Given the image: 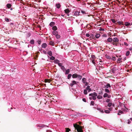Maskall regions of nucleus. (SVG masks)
Returning a JSON list of instances; mask_svg holds the SVG:
<instances>
[{"label": "nucleus", "instance_id": "obj_20", "mask_svg": "<svg viewBox=\"0 0 132 132\" xmlns=\"http://www.w3.org/2000/svg\"><path fill=\"white\" fill-rule=\"evenodd\" d=\"M52 27V30H54V31H55V30H56L57 29V28L56 26H54Z\"/></svg>", "mask_w": 132, "mask_h": 132}, {"label": "nucleus", "instance_id": "obj_2", "mask_svg": "<svg viewBox=\"0 0 132 132\" xmlns=\"http://www.w3.org/2000/svg\"><path fill=\"white\" fill-rule=\"evenodd\" d=\"M89 96L92 97L93 100H95L96 99V97L97 96V94L96 93L94 92L89 94Z\"/></svg>", "mask_w": 132, "mask_h": 132}, {"label": "nucleus", "instance_id": "obj_32", "mask_svg": "<svg viewBox=\"0 0 132 132\" xmlns=\"http://www.w3.org/2000/svg\"><path fill=\"white\" fill-rule=\"evenodd\" d=\"M72 76V75L71 74H68L67 76V78L68 79H70Z\"/></svg>", "mask_w": 132, "mask_h": 132}, {"label": "nucleus", "instance_id": "obj_48", "mask_svg": "<svg viewBox=\"0 0 132 132\" xmlns=\"http://www.w3.org/2000/svg\"><path fill=\"white\" fill-rule=\"evenodd\" d=\"M72 83L74 85H77V84L76 81L75 80H73L72 81Z\"/></svg>", "mask_w": 132, "mask_h": 132}, {"label": "nucleus", "instance_id": "obj_25", "mask_svg": "<svg viewBox=\"0 0 132 132\" xmlns=\"http://www.w3.org/2000/svg\"><path fill=\"white\" fill-rule=\"evenodd\" d=\"M61 69L63 72H64L66 70L65 68L63 65L61 67Z\"/></svg>", "mask_w": 132, "mask_h": 132}, {"label": "nucleus", "instance_id": "obj_23", "mask_svg": "<svg viewBox=\"0 0 132 132\" xmlns=\"http://www.w3.org/2000/svg\"><path fill=\"white\" fill-rule=\"evenodd\" d=\"M105 57L108 59H109V60H111V57L110 56H109V55H105Z\"/></svg>", "mask_w": 132, "mask_h": 132}, {"label": "nucleus", "instance_id": "obj_18", "mask_svg": "<svg viewBox=\"0 0 132 132\" xmlns=\"http://www.w3.org/2000/svg\"><path fill=\"white\" fill-rule=\"evenodd\" d=\"M12 5L10 3H8L6 5V7L7 8L9 9L11 7Z\"/></svg>", "mask_w": 132, "mask_h": 132}, {"label": "nucleus", "instance_id": "obj_49", "mask_svg": "<svg viewBox=\"0 0 132 132\" xmlns=\"http://www.w3.org/2000/svg\"><path fill=\"white\" fill-rule=\"evenodd\" d=\"M58 64L59 67H61L63 66L62 65V63H60V62Z\"/></svg>", "mask_w": 132, "mask_h": 132}, {"label": "nucleus", "instance_id": "obj_38", "mask_svg": "<svg viewBox=\"0 0 132 132\" xmlns=\"http://www.w3.org/2000/svg\"><path fill=\"white\" fill-rule=\"evenodd\" d=\"M84 94L85 95H86L87 94V90L86 89H84Z\"/></svg>", "mask_w": 132, "mask_h": 132}, {"label": "nucleus", "instance_id": "obj_27", "mask_svg": "<svg viewBox=\"0 0 132 132\" xmlns=\"http://www.w3.org/2000/svg\"><path fill=\"white\" fill-rule=\"evenodd\" d=\"M116 68L115 67H113V68L112 69V72L113 73H114L115 72V71H116Z\"/></svg>", "mask_w": 132, "mask_h": 132}, {"label": "nucleus", "instance_id": "obj_46", "mask_svg": "<svg viewBox=\"0 0 132 132\" xmlns=\"http://www.w3.org/2000/svg\"><path fill=\"white\" fill-rule=\"evenodd\" d=\"M86 36L88 37H89L90 38H91V37L90 36V35L89 34L87 33L86 34Z\"/></svg>", "mask_w": 132, "mask_h": 132}, {"label": "nucleus", "instance_id": "obj_36", "mask_svg": "<svg viewBox=\"0 0 132 132\" xmlns=\"http://www.w3.org/2000/svg\"><path fill=\"white\" fill-rule=\"evenodd\" d=\"M108 94L107 93H105L104 94L103 96L104 98L107 97L108 96Z\"/></svg>", "mask_w": 132, "mask_h": 132}, {"label": "nucleus", "instance_id": "obj_5", "mask_svg": "<svg viewBox=\"0 0 132 132\" xmlns=\"http://www.w3.org/2000/svg\"><path fill=\"white\" fill-rule=\"evenodd\" d=\"M64 12L65 13L67 14V15L68 16H69V15H68V14L70 12V10L69 9H65L64 10Z\"/></svg>", "mask_w": 132, "mask_h": 132}, {"label": "nucleus", "instance_id": "obj_11", "mask_svg": "<svg viewBox=\"0 0 132 132\" xmlns=\"http://www.w3.org/2000/svg\"><path fill=\"white\" fill-rule=\"evenodd\" d=\"M97 110L100 111L102 113H103L104 112L103 110L100 108H97Z\"/></svg>", "mask_w": 132, "mask_h": 132}, {"label": "nucleus", "instance_id": "obj_9", "mask_svg": "<svg viewBox=\"0 0 132 132\" xmlns=\"http://www.w3.org/2000/svg\"><path fill=\"white\" fill-rule=\"evenodd\" d=\"M37 127H40V128H43L44 127H47L48 126L46 125H38L37 126Z\"/></svg>", "mask_w": 132, "mask_h": 132}, {"label": "nucleus", "instance_id": "obj_16", "mask_svg": "<svg viewBox=\"0 0 132 132\" xmlns=\"http://www.w3.org/2000/svg\"><path fill=\"white\" fill-rule=\"evenodd\" d=\"M47 44L45 43H44L42 44V47L43 48H45L47 46Z\"/></svg>", "mask_w": 132, "mask_h": 132}, {"label": "nucleus", "instance_id": "obj_45", "mask_svg": "<svg viewBox=\"0 0 132 132\" xmlns=\"http://www.w3.org/2000/svg\"><path fill=\"white\" fill-rule=\"evenodd\" d=\"M120 113V114H122L123 113V112L122 111L120 110L119 111V113H118V114L119 115H120V114H119Z\"/></svg>", "mask_w": 132, "mask_h": 132}, {"label": "nucleus", "instance_id": "obj_15", "mask_svg": "<svg viewBox=\"0 0 132 132\" xmlns=\"http://www.w3.org/2000/svg\"><path fill=\"white\" fill-rule=\"evenodd\" d=\"M52 34L56 36L58 34V33L57 31H52Z\"/></svg>", "mask_w": 132, "mask_h": 132}, {"label": "nucleus", "instance_id": "obj_6", "mask_svg": "<svg viewBox=\"0 0 132 132\" xmlns=\"http://www.w3.org/2000/svg\"><path fill=\"white\" fill-rule=\"evenodd\" d=\"M113 39H112L111 38L109 37L107 39V41L106 40H105V42H111L113 41Z\"/></svg>", "mask_w": 132, "mask_h": 132}, {"label": "nucleus", "instance_id": "obj_29", "mask_svg": "<svg viewBox=\"0 0 132 132\" xmlns=\"http://www.w3.org/2000/svg\"><path fill=\"white\" fill-rule=\"evenodd\" d=\"M49 44L53 46L54 45V43L52 41H50L49 42Z\"/></svg>", "mask_w": 132, "mask_h": 132}, {"label": "nucleus", "instance_id": "obj_7", "mask_svg": "<svg viewBox=\"0 0 132 132\" xmlns=\"http://www.w3.org/2000/svg\"><path fill=\"white\" fill-rule=\"evenodd\" d=\"M124 108H122V110L123 111L125 112H126L128 111V109L125 106H124Z\"/></svg>", "mask_w": 132, "mask_h": 132}, {"label": "nucleus", "instance_id": "obj_55", "mask_svg": "<svg viewBox=\"0 0 132 132\" xmlns=\"http://www.w3.org/2000/svg\"><path fill=\"white\" fill-rule=\"evenodd\" d=\"M70 85L71 87H72L74 85L73 84V83L72 82L70 84Z\"/></svg>", "mask_w": 132, "mask_h": 132}, {"label": "nucleus", "instance_id": "obj_50", "mask_svg": "<svg viewBox=\"0 0 132 132\" xmlns=\"http://www.w3.org/2000/svg\"><path fill=\"white\" fill-rule=\"evenodd\" d=\"M113 45H115L116 46H117V43H115V42H112V43Z\"/></svg>", "mask_w": 132, "mask_h": 132}, {"label": "nucleus", "instance_id": "obj_39", "mask_svg": "<svg viewBox=\"0 0 132 132\" xmlns=\"http://www.w3.org/2000/svg\"><path fill=\"white\" fill-rule=\"evenodd\" d=\"M94 101H92L91 102L90 105H94Z\"/></svg>", "mask_w": 132, "mask_h": 132}, {"label": "nucleus", "instance_id": "obj_42", "mask_svg": "<svg viewBox=\"0 0 132 132\" xmlns=\"http://www.w3.org/2000/svg\"><path fill=\"white\" fill-rule=\"evenodd\" d=\"M111 20L112 22L114 23H115L116 22V21L115 20L113 19H111Z\"/></svg>", "mask_w": 132, "mask_h": 132}, {"label": "nucleus", "instance_id": "obj_31", "mask_svg": "<svg viewBox=\"0 0 132 132\" xmlns=\"http://www.w3.org/2000/svg\"><path fill=\"white\" fill-rule=\"evenodd\" d=\"M5 20L7 22H9L11 21V20L9 19V18H5Z\"/></svg>", "mask_w": 132, "mask_h": 132}, {"label": "nucleus", "instance_id": "obj_14", "mask_svg": "<svg viewBox=\"0 0 132 132\" xmlns=\"http://www.w3.org/2000/svg\"><path fill=\"white\" fill-rule=\"evenodd\" d=\"M82 81L83 83L85 84L86 81V79L85 78H83L82 79Z\"/></svg>", "mask_w": 132, "mask_h": 132}, {"label": "nucleus", "instance_id": "obj_24", "mask_svg": "<svg viewBox=\"0 0 132 132\" xmlns=\"http://www.w3.org/2000/svg\"><path fill=\"white\" fill-rule=\"evenodd\" d=\"M100 36V35L99 34H97L95 35V37L97 38H99Z\"/></svg>", "mask_w": 132, "mask_h": 132}, {"label": "nucleus", "instance_id": "obj_40", "mask_svg": "<svg viewBox=\"0 0 132 132\" xmlns=\"http://www.w3.org/2000/svg\"><path fill=\"white\" fill-rule=\"evenodd\" d=\"M50 60H54L55 57H54L52 56L51 57H50Z\"/></svg>", "mask_w": 132, "mask_h": 132}, {"label": "nucleus", "instance_id": "obj_41", "mask_svg": "<svg viewBox=\"0 0 132 132\" xmlns=\"http://www.w3.org/2000/svg\"><path fill=\"white\" fill-rule=\"evenodd\" d=\"M130 52L129 51H128L127 52L126 55L127 56H128L130 54Z\"/></svg>", "mask_w": 132, "mask_h": 132}, {"label": "nucleus", "instance_id": "obj_54", "mask_svg": "<svg viewBox=\"0 0 132 132\" xmlns=\"http://www.w3.org/2000/svg\"><path fill=\"white\" fill-rule=\"evenodd\" d=\"M85 1H84V2H83L82 3V5L83 6H85L86 5V3L84 2Z\"/></svg>", "mask_w": 132, "mask_h": 132}, {"label": "nucleus", "instance_id": "obj_51", "mask_svg": "<svg viewBox=\"0 0 132 132\" xmlns=\"http://www.w3.org/2000/svg\"><path fill=\"white\" fill-rule=\"evenodd\" d=\"M110 101V99H107L105 101L107 103H109V102Z\"/></svg>", "mask_w": 132, "mask_h": 132}, {"label": "nucleus", "instance_id": "obj_17", "mask_svg": "<svg viewBox=\"0 0 132 132\" xmlns=\"http://www.w3.org/2000/svg\"><path fill=\"white\" fill-rule=\"evenodd\" d=\"M54 62L55 64H58L60 62V61L58 59H55L54 60Z\"/></svg>", "mask_w": 132, "mask_h": 132}, {"label": "nucleus", "instance_id": "obj_3", "mask_svg": "<svg viewBox=\"0 0 132 132\" xmlns=\"http://www.w3.org/2000/svg\"><path fill=\"white\" fill-rule=\"evenodd\" d=\"M111 87V86L110 84L108 83H106L105 85H104V87L105 88V89H109Z\"/></svg>", "mask_w": 132, "mask_h": 132}, {"label": "nucleus", "instance_id": "obj_10", "mask_svg": "<svg viewBox=\"0 0 132 132\" xmlns=\"http://www.w3.org/2000/svg\"><path fill=\"white\" fill-rule=\"evenodd\" d=\"M131 25L130 23H129L128 22H125V25L126 26H131Z\"/></svg>", "mask_w": 132, "mask_h": 132}, {"label": "nucleus", "instance_id": "obj_34", "mask_svg": "<svg viewBox=\"0 0 132 132\" xmlns=\"http://www.w3.org/2000/svg\"><path fill=\"white\" fill-rule=\"evenodd\" d=\"M91 60L92 61V62L93 64H96L95 61L94 59H92Z\"/></svg>", "mask_w": 132, "mask_h": 132}, {"label": "nucleus", "instance_id": "obj_13", "mask_svg": "<svg viewBox=\"0 0 132 132\" xmlns=\"http://www.w3.org/2000/svg\"><path fill=\"white\" fill-rule=\"evenodd\" d=\"M55 23L53 22H51L50 24L49 25L51 27H52L55 25Z\"/></svg>", "mask_w": 132, "mask_h": 132}, {"label": "nucleus", "instance_id": "obj_28", "mask_svg": "<svg viewBox=\"0 0 132 132\" xmlns=\"http://www.w3.org/2000/svg\"><path fill=\"white\" fill-rule=\"evenodd\" d=\"M105 91L107 93H110V91L108 89H105Z\"/></svg>", "mask_w": 132, "mask_h": 132}, {"label": "nucleus", "instance_id": "obj_63", "mask_svg": "<svg viewBox=\"0 0 132 132\" xmlns=\"http://www.w3.org/2000/svg\"><path fill=\"white\" fill-rule=\"evenodd\" d=\"M38 43L39 45L40 44V41L39 40L38 41Z\"/></svg>", "mask_w": 132, "mask_h": 132}, {"label": "nucleus", "instance_id": "obj_56", "mask_svg": "<svg viewBox=\"0 0 132 132\" xmlns=\"http://www.w3.org/2000/svg\"><path fill=\"white\" fill-rule=\"evenodd\" d=\"M112 108L111 107L109 108V111H112Z\"/></svg>", "mask_w": 132, "mask_h": 132}, {"label": "nucleus", "instance_id": "obj_19", "mask_svg": "<svg viewBox=\"0 0 132 132\" xmlns=\"http://www.w3.org/2000/svg\"><path fill=\"white\" fill-rule=\"evenodd\" d=\"M80 12V11H77L75 12L74 13V14L75 15H79V13Z\"/></svg>", "mask_w": 132, "mask_h": 132}, {"label": "nucleus", "instance_id": "obj_1", "mask_svg": "<svg viewBox=\"0 0 132 132\" xmlns=\"http://www.w3.org/2000/svg\"><path fill=\"white\" fill-rule=\"evenodd\" d=\"M72 77L73 78H77L79 80H80L82 78L81 76L78 75L76 73L73 74L72 75Z\"/></svg>", "mask_w": 132, "mask_h": 132}, {"label": "nucleus", "instance_id": "obj_21", "mask_svg": "<svg viewBox=\"0 0 132 132\" xmlns=\"http://www.w3.org/2000/svg\"><path fill=\"white\" fill-rule=\"evenodd\" d=\"M47 54L50 56L52 55V52L51 51H48L47 52Z\"/></svg>", "mask_w": 132, "mask_h": 132}, {"label": "nucleus", "instance_id": "obj_8", "mask_svg": "<svg viewBox=\"0 0 132 132\" xmlns=\"http://www.w3.org/2000/svg\"><path fill=\"white\" fill-rule=\"evenodd\" d=\"M86 90L88 91V92H89L91 90V89L90 88V86H88L86 88Z\"/></svg>", "mask_w": 132, "mask_h": 132}, {"label": "nucleus", "instance_id": "obj_62", "mask_svg": "<svg viewBox=\"0 0 132 132\" xmlns=\"http://www.w3.org/2000/svg\"><path fill=\"white\" fill-rule=\"evenodd\" d=\"M111 97V95H108V96H107V97L108 98H109Z\"/></svg>", "mask_w": 132, "mask_h": 132}, {"label": "nucleus", "instance_id": "obj_59", "mask_svg": "<svg viewBox=\"0 0 132 132\" xmlns=\"http://www.w3.org/2000/svg\"><path fill=\"white\" fill-rule=\"evenodd\" d=\"M85 83V86H88V83L87 82H86V83Z\"/></svg>", "mask_w": 132, "mask_h": 132}, {"label": "nucleus", "instance_id": "obj_37", "mask_svg": "<svg viewBox=\"0 0 132 132\" xmlns=\"http://www.w3.org/2000/svg\"><path fill=\"white\" fill-rule=\"evenodd\" d=\"M56 38L57 39H59L60 38V36L58 35V34L55 36Z\"/></svg>", "mask_w": 132, "mask_h": 132}, {"label": "nucleus", "instance_id": "obj_60", "mask_svg": "<svg viewBox=\"0 0 132 132\" xmlns=\"http://www.w3.org/2000/svg\"><path fill=\"white\" fill-rule=\"evenodd\" d=\"M100 31H104V29L100 28L99 29Z\"/></svg>", "mask_w": 132, "mask_h": 132}, {"label": "nucleus", "instance_id": "obj_35", "mask_svg": "<svg viewBox=\"0 0 132 132\" xmlns=\"http://www.w3.org/2000/svg\"><path fill=\"white\" fill-rule=\"evenodd\" d=\"M30 43L31 44H34V40L33 39H31L30 42Z\"/></svg>", "mask_w": 132, "mask_h": 132}, {"label": "nucleus", "instance_id": "obj_57", "mask_svg": "<svg viewBox=\"0 0 132 132\" xmlns=\"http://www.w3.org/2000/svg\"><path fill=\"white\" fill-rule=\"evenodd\" d=\"M82 101H83L84 102H86V99L85 98H83L82 99Z\"/></svg>", "mask_w": 132, "mask_h": 132}, {"label": "nucleus", "instance_id": "obj_64", "mask_svg": "<svg viewBox=\"0 0 132 132\" xmlns=\"http://www.w3.org/2000/svg\"><path fill=\"white\" fill-rule=\"evenodd\" d=\"M129 50L130 51H132V47H130L129 48Z\"/></svg>", "mask_w": 132, "mask_h": 132}, {"label": "nucleus", "instance_id": "obj_53", "mask_svg": "<svg viewBox=\"0 0 132 132\" xmlns=\"http://www.w3.org/2000/svg\"><path fill=\"white\" fill-rule=\"evenodd\" d=\"M127 121H128V123H127L128 124H130V123H131V121L129 119H128L127 120Z\"/></svg>", "mask_w": 132, "mask_h": 132}, {"label": "nucleus", "instance_id": "obj_12", "mask_svg": "<svg viewBox=\"0 0 132 132\" xmlns=\"http://www.w3.org/2000/svg\"><path fill=\"white\" fill-rule=\"evenodd\" d=\"M74 127L76 129L78 128L79 127V126L77 124H73Z\"/></svg>", "mask_w": 132, "mask_h": 132}, {"label": "nucleus", "instance_id": "obj_47", "mask_svg": "<svg viewBox=\"0 0 132 132\" xmlns=\"http://www.w3.org/2000/svg\"><path fill=\"white\" fill-rule=\"evenodd\" d=\"M104 112L106 113H110V112L109 110H104Z\"/></svg>", "mask_w": 132, "mask_h": 132}, {"label": "nucleus", "instance_id": "obj_43", "mask_svg": "<svg viewBox=\"0 0 132 132\" xmlns=\"http://www.w3.org/2000/svg\"><path fill=\"white\" fill-rule=\"evenodd\" d=\"M112 105V103L111 102H109L108 103V106L109 107H111Z\"/></svg>", "mask_w": 132, "mask_h": 132}, {"label": "nucleus", "instance_id": "obj_30", "mask_svg": "<svg viewBox=\"0 0 132 132\" xmlns=\"http://www.w3.org/2000/svg\"><path fill=\"white\" fill-rule=\"evenodd\" d=\"M117 23L119 25H122H122H123V22L119 21L117 22Z\"/></svg>", "mask_w": 132, "mask_h": 132}, {"label": "nucleus", "instance_id": "obj_44", "mask_svg": "<svg viewBox=\"0 0 132 132\" xmlns=\"http://www.w3.org/2000/svg\"><path fill=\"white\" fill-rule=\"evenodd\" d=\"M111 60H112L113 61H114L116 60V58L115 57L113 56H111Z\"/></svg>", "mask_w": 132, "mask_h": 132}, {"label": "nucleus", "instance_id": "obj_33", "mask_svg": "<svg viewBox=\"0 0 132 132\" xmlns=\"http://www.w3.org/2000/svg\"><path fill=\"white\" fill-rule=\"evenodd\" d=\"M56 6L57 7L58 9H59L60 8V7H61V5L60 4H56Z\"/></svg>", "mask_w": 132, "mask_h": 132}, {"label": "nucleus", "instance_id": "obj_26", "mask_svg": "<svg viewBox=\"0 0 132 132\" xmlns=\"http://www.w3.org/2000/svg\"><path fill=\"white\" fill-rule=\"evenodd\" d=\"M97 98L98 99H101L102 98V96L100 95H98L97 96Z\"/></svg>", "mask_w": 132, "mask_h": 132}, {"label": "nucleus", "instance_id": "obj_58", "mask_svg": "<svg viewBox=\"0 0 132 132\" xmlns=\"http://www.w3.org/2000/svg\"><path fill=\"white\" fill-rule=\"evenodd\" d=\"M124 45H126V46H128V44L126 42H124Z\"/></svg>", "mask_w": 132, "mask_h": 132}, {"label": "nucleus", "instance_id": "obj_61", "mask_svg": "<svg viewBox=\"0 0 132 132\" xmlns=\"http://www.w3.org/2000/svg\"><path fill=\"white\" fill-rule=\"evenodd\" d=\"M119 105L121 107L123 106V104L122 103H121V102H120L119 103Z\"/></svg>", "mask_w": 132, "mask_h": 132}, {"label": "nucleus", "instance_id": "obj_22", "mask_svg": "<svg viewBox=\"0 0 132 132\" xmlns=\"http://www.w3.org/2000/svg\"><path fill=\"white\" fill-rule=\"evenodd\" d=\"M70 71V70L69 69H67L66 70V72L65 73V75H67L69 74Z\"/></svg>", "mask_w": 132, "mask_h": 132}, {"label": "nucleus", "instance_id": "obj_4", "mask_svg": "<svg viewBox=\"0 0 132 132\" xmlns=\"http://www.w3.org/2000/svg\"><path fill=\"white\" fill-rule=\"evenodd\" d=\"M113 40L114 42H118L119 41L118 39L116 37L114 38Z\"/></svg>", "mask_w": 132, "mask_h": 132}, {"label": "nucleus", "instance_id": "obj_52", "mask_svg": "<svg viewBox=\"0 0 132 132\" xmlns=\"http://www.w3.org/2000/svg\"><path fill=\"white\" fill-rule=\"evenodd\" d=\"M81 12L83 14H86V13L85 11L81 10Z\"/></svg>", "mask_w": 132, "mask_h": 132}]
</instances>
